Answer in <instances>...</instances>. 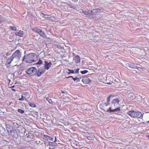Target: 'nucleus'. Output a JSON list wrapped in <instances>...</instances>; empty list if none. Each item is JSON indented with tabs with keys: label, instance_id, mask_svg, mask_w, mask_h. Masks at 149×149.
<instances>
[{
	"label": "nucleus",
	"instance_id": "obj_26",
	"mask_svg": "<svg viewBox=\"0 0 149 149\" xmlns=\"http://www.w3.org/2000/svg\"><path fill=\"white\" fill-rule=\"evenodd\" d=\"M17 111L18 112H19L22 114H23L24 112V111L21 109H19Z\"/></svg>",
	"mask_w": 149,
	"mask_h": 149
},
{
	"label": "nucleus",
	"instance_id": "obj_37",
	"mask_svg": "<svg viewBox=\"0 0 149 149\" xmlns=\"http://www.w3.org/2000/svg\"><path fill=\"white\" fill-rule=\"evenodd\" d=\"M52 149H60L58 147H54V148H52Z\"/></svg>",
	"mask_w": 149,
	"mask_h": 149
},
{
	"label": "nucleus",
	"instance_id": "obj_28",
	"mask_svg": "<svg viewBox=\"0 0 149 149\" xmlns=\"http://www.w3.org/2000/svg\"><path fill=\"white\" fill-rule=\"evenodd\" d=\"M10 27L12 30L13 31H16L17 30V28L15 26H10Z\"/></svg>",
	"mask_w": 149,
	"mask_h": 149
},
{
	"label": "nucleus",
	"instance_id": "obj_4",
	"mask_svg": "<svg viewBox=\"0 0 149 149\" xmlns=\"http://www.w3.org/2000/svg\"><path fill=\"white\" fill-rule=\"evenodd\" d=\"M31 30L40 35V36L42 37H44L46 36L45 32L42 29H39L37 27H33L31 29Z\"/></svg>",
	"mask_w": 149,
	"mask_h": 149
},
{
	"label": "nucleus",
	"instance_id": "obj_2",
	"mask_svg": "<svg viewBox=\"0 0 149 149\" xmlns=\"http://www.w3.org/2000/svg\"><path fill=\"white\" fill-rule=\"evenodd\" d=\"M38 59V56L35 53H30L25 55L22 59L23 62L31 63L36 61Z\"/></svg>",
	"mask_w": 149,
	"mask_h": 149
},
{
	"label": "nucleus",
	"instance_id": "obj_17",
	"mask_svg": "<svg viewBox=\"0 0 149 149\" xmlns=\"http://www.w3.org/2000/svg\"><path fill=\"white\" fill-rule=\"evenodd\" d=\"M15 34L17 36L22 37L24 35L23 32L22 31H20L19 32H16Z\"/></svg>",
	"mask_w": 149,
	"mask_h": 149
},
{
	"label": "nucleus",
	"instance_id": "obj_32",
	"mask_svg": "<svg viewBox=\"0 0 149 149\" xmlns=\"http://www.w3.org/2000/svg\"><path fill=\"white\" fill-rule=\"evenodd\" d=\"M42 61L40 60L37 63V64H42Z\"/></svg>",
	"mask_w": 149,
	"mask_h": 149
},
{
	"label": "nucleus",
	"instance_id": "obj_42",
	"mask_svg": "<svg viewBox=\"0 0 149 149\" xmlns=\"http://www.w3.org/2000/svg\"><path fill=\"white\" fill-rule=\"evenodd\" d=\"M72 1L74 2H77L78 0H72Z\"/></svg>",
	"mask_w": 149,
	"mask_h": 149
},
{
	"label": "nucleus",
	"instance_id": "obj_21",
	"mask_svg": "<svg viewBox=\"0 0 149 149\" xmlns=\"http://www.w3.org/2000/svg\"><path fill=\"white\" fill-rule=\"evenodd\" d=\"M91 10H88L87 11H84L83 12V13L87 15H91V13H90Z\"/></svg>",
	"mask_w": 149,
	"mask_h": 149
},
{
	"label": "nucleus",
	"instance_id": "obj_43",
	"mask_svg": "<svg viewBox=\"0 0 149 149\" xmlns=\"http://www.w3.org/2000/svg\"><path fill=\"white\" fill-rule=\"evenodd\" d=\"M12 90L14 91H16V90L15 89L13 88L12 89Z\"/></svg>",
	"mask_w": 149,
	"mask_h": 149
},
{
	"label": "nucleus",
	"instance_id": "obj_29",
	"mask_svg": "<svg viewBox=\"0 0 149 149\" xmlns=\"http://www.w3.org/2000/svg\"><path fill=\"white\" fill-rule=\"evenodd\" d=\"M88 72V70H85L83 71H81L80 72L82 74H84L87 73V72Z\"/></svg>",
	"mask_w": 149,
	"mask_h": 149
},
{
	"label": "nucleus",
	"instance_id": "obj_12",
	"mask_svg": "<svg viewBox=\"0 0 149 149\" xmlns=\"http://www.w3.org/2000/svg\"><path fill=\"white\" fill-rule=\"evenodd\" d=\"M45 72V70L44 69H39L38 70V71H37V75L38 77L40 76L42 74Z\"/></svg>",
	"mask_w": 149,
	"mask_h": 149
},
{
	"label": "nucleus",
	"instance_id": "obj_47",
	"mask_svg": "<svg viewBox=\"0 0 149 149\" xmlns=\"http://www.w3.org/2000/svg\"><path fill=\"white\" fill-rule=\"evenodd\" d=\"M17 84V83L16 82V83H15V84Z\"/></svg>",
	"mask_w": 149,
	"mask_h": 149
},
{
	"label": "nucleus",
	"instance_id": "obj_51",
	"mask_svg": "<svg viewBox=\"0 0 149 149\" xmlns=\"http://www.w3.org/2000/svg\"><path fill=\"white\" fill-rule=\"evenodd\" d=\"M148 136V137H149V135Z\"/></svg>",
	"mask_w": 149,
	"mask_h": 149
},
{
	"label": "nucleus",
	"instance_id": "obj_19",
	"mask_svg": "<svg viewBox=\"0 0 149 149\" xmlns=\"http://www.w3.org/2000/svg\"><path fill=\"white\" fill-rule=\"evenodd\" d=\"M127 67L132 68H136L137 67L134 64H131L130 63H127Z\"/></svg>",
	"mask_w": 149,
	"mask_h": 149
},
{
	"label": "nucleus",
	"instance_id": "obj_30",
	"mask_svg": "<svg viewBox=\"0 0 149 149\" xmlns=\"http://www.w3.org/2000/svg\"><path fill=\"white\" fill-rule=\"evenodd\" d=\"M69 72H68V74H70V73H74V71L73 70H68Z\"/></svg>",
	"mask_w": 149,
	"mask_h": 149
},
{
	"label": "nucleus",
	"instance_id": "obj_31",
	"mask_svg": "<svg viewBox=\"0 0 149 149\" xmlns=\"http://www.w3.org/2000/svg\"><path fill=\"white\" fill-rule=\"evenodd\" d=\"M92 136H88L87 137V139L89 140H91L93 138Z\"/></svg>",
	"mask_w": 149,
	"mask_h": 149
},
{
	"label": "nucleus",
	"instance_id": "obj_18",
	"mask_svg": "<svg viewBox=\"0 0 149 149\" xmlns=\"http://www.w3.org/2000/svg\"><path fill=\"white\" fill-rule=\"evenodd\" d=\"M41 15L42 17L47 19H50L51 18V16L50 15H45L42 13Z\"/></svg>",
	"mask_w": 149,
	"mask_h": 149
},
{
	"label": "nucleus",
	"instance_id": "obj_44",
	"mask_svg": "<svg viewBox=\"0 0 149 149\" xmlns=\"http://www.w3.org/2000/svg\"><path fill=\"white\" fill-rule=\"evenodd\" d=\"M9 55V54L8 52H7V53H6V55L7 56H8Z\"/></svg>",
	"mask_w": 149,
	"mask_h": 149
},
{
	"label": "nucleus",
	"instance_id": "obj_10",
	"mask_svg": "<svg viewBox=\"0 0 149 149\" xmlns=\"http://www.w3.org/2000/svg\"><path fill=\"white\" fill-rule=\"evenodd\" d=\"M100 11V9L99 8H96L91 10L90 13H91V15H96L99 13Z\"/></svg>",
	"mask_w": 149,
	"mask_h": 149
},
{
	"label": "nucleus",
	"instance_id": "obj_50",
	"mask_svg": "<svg viewBox=\"0 0 149 149\" xmlns=\"http://www.w3.org/2000/svg\"><path fill=\"white\" fill-rule=\"evenodd\" d=\"M27 134H27V133L26 134V136H27Z\"/></svg>",
	"mask_w": 149,
	"mask_h": 149
},
{
	"label": "nucleus",
	"instance_id": "obj_23",
	"mask_svg": "<svg viewBox=\"0 0 149 149\" xmlns=\"http://www.w3.org/2000/svg\"><path fill=\"white\" fill-rule=\"evenodd\" d=\"M113 95H110L109 96H108L107 97V102H109L110 101V98L111 97H113Z\"/></svg>",
	"mask_w": 149,
	"mask_h": 149
},
{
	"label": "nucleus",
	"instance_id": "obj_22",
	"mask_svg": "<svg viewBox=\"0 0 149 149\" xmlns=\"http://www.w3.org/2000/svg\"><path fill=\"white\" fill-rule=\"evenodd\" d=\"M22 74V72L20 70L16 71L14 73V74H16L17 75H21Z\"/></svg>",
	"mask_w": 149,
	"mask_h": 149
},
{
	"label": "nucleus",
	"instance_id": "obj_8",
	"mask_svg": "<svg viewBox=\"0 0 149 149\" xmlns=\"http://www.w3.org/2000/svg\"><path fill=\"white\" fill-rule=\"evenodd\" d=\"M44 137L47 139V140L52 141L54 142L56 141V138L55 136H53V137H52L47 135H45Z\"/></svg>",
	"mask_w": 149,
	"mask_h": 149
},
{
	"label": "nucleus",
	"instance_id": "obj_15",
	"mask_svg": "<svg viewBox=\"0 0 149 149\" xmlns=\"http://www.w3.org/2000/svg\"><path fill=\"white\" fill-rule=\"evenodd\" d=\"M74 60L76 63H79L80 61V58L79 56L77 55L74 58Z\"/></svg>",
	"mask_w": 149,
	"mask_h": 149
},
{
	"label": "nucleus",
	"instance_id": "obj_9",
	"mask_svg": "<svg viewBox=\"0 0 149 149\" xmlns=\"http://www.w3.org/2000/svg\"><path fill=\"white\" fill-rule=\"evenodd\" d=\"M13 59L11 56L9 58L6 60V62L5 64L6 65L7 68H9L11 66L10 63L12 61H13Z\"/></svg>",
	"mask_w": 149,
	"mask_h": 149
},
{
	"label": "nucleus",
	"instance_id": "obj_41",
	"mask_svg": "<svg viewBox=\"0 0 149 149\" xmlns=\"http://www.w3.org/2000/svg\"><path fill=\"white\" fill-rule=\"evenodd\" d=\"M47 148H49V149H52V148H51V147H49V146H47Z\"/></svg>",
	"mask_w": 149,
	"mask_h": 149
},
{
	"label": "nucleus",
	"instance_id": "obj_24",
	"mask_svg": "<svg viewBox=\"0 0 149 149\" xmlns=\"http://www.w3.org/2000/svg\"><path fill=\"white\" fill-rule=\"evenodd\" d=\"M46 100L50 104H52L53 103V102L52 100L49 99L48 97H46Z\"/></svg>",
	"mask_w": 149,
	"mask_h": 149
},
{
	"label": "nucleus",
	"instance_id": "obj_11",
	"mask_svg": "<svg viewBox=\"0 0 149 149\" xmlns=\"http://www.w3.org/2000/svg\"><path fill=\"white\" fill-rule=\"evenodd\" d=\"M45 64L44 68L45 69H47V70H48L49 69V68L51 67L52 63L51 62H49V63H48L47 62L45 61Z\"/></svg>",
	"mask_w": 149,
	"mask_h": 149
},
{
	"label": "nucleus",
	"instance_id": "obj_25",
	"mask_svg": "<svg viewBox=\"0 0 149 149\" xmlns=\"http://www.w3.org/2000/svg\"><path fill=\"white\" fill-rule=\"evenodd\" d=\"M5 20V19L4 18L2 17H0V23H1L2 22H4Z\"/></svg>",
	"mask_w": 149,
	"mask_h": 149
},
{
	"label": "nucleus",
	"instance_id": "obj_36",
	"mask_svg": "<svg viewBox=\"0 0 149 149\" xmlns=\"http://www.w3.org/2000/svg\"><path fill=\"white\" fill-rule=\"evenodd\" d=\"M17 134V132H16V133H13V134L14 135H12L13 137H16V134Z\"/></svg>",
	"mask_w": 149,
	"mask_h": 149
},
{
	"label": "nucleus",
	"instance_id": "obj_6",
	"mask_svg": "<svg viewBox=\"0 0 149 149\" xmlns=\"http://www.w3.org/2000/svg\"><path fill=\"white\" fill-rule=\"evenodd\" d=\"M6 127L8 134L11 135H14L13 133H16V131L13 130L12 126L7 124L6 125Z\"/></svg>",
	"mask_w": 149,
	"mask_h": 149
},
{
	"label": "nucleus",
	"instance_id": "obj_16",
	"mask_svg": "<svg viewBox=\"0 0 149 149\" xmlns=\"http://www.w3.org/2000/svg\"><path fill=\"white\" fill-rule=\"evenodd\" d=\"M127 114L132 118H134V117H135V111H128Z\"/></svg>",
	"mask_w": 149,
	"mask_h": 149
},
{
	"label": "nucleus",
	"instance_id": "obj_48",
	"mask_svg": "<svg viewBox=\"0 0 149 149\" xmlns=\"http://www.w3.org/2000/svg\"><path fill=\"white\" fill-rule=\"evenodd\" d=\"M73 54L74 55V53H73Z\"/></svg>",
	"mask_w": 149,
	"mask_h": 149
},
{
	"label": "nucleus",
	"instance_id": "obj_39",
	"mask_svg": "<svg viewBox=\"0 0 149 149\" xmlns=\"http://www.w3.org/2000/svg\"><path fill=\"white\" fill-rule=\"evenodd\" d=\"M72 78V79L73 77L72 76H69L68 77H66V78H67V79H68V78Z\"/></svg>",
	"mask_w": 149,
	"mask_h": 149
},
{
	"label": "nucleus",
	"instance_id": "obj_14",
	"mask_svg": "<svg viewBox=\"0 0 149 149\" xmlns=\"http://www.w3.org/2000/svg\"><path fill=\"white\" fill-rule=\"evenodd\" d=\"M134 118H140L143 117L141 113L140 112H135Z\"/></svg>",
	"mask_w": 149,
	"mask_h": 149
},
{
	"label": "nucleus",
	"instance_id": "obj_5",
	"mask_svg": "<svg viewBox=\"0 0 149 149\" xmlns=\"http://www.w3.org/2000/svg\"><path fill=\"white\" fill-rule=\"evenodd\" d=\"M11 56L13 60L14 59L19 60L21 57V54L19 50H17L13 53Z\"/></svg>",
	"mask_w": 149,
	"mask_h": 149
},
{
	"label": "nucleus",
	"instance_id": "obj_3",
	"mask_svg": "<svg viewBox=\"0 0 149 149\" xmlns=\"http://www.w3.org/2000/svg\"><path fill=\"white\" fill-rule=\"evenodd\" d=\"M37 70L35 67H31L26 71V73L30 76H34L37 73Z\"/></svg>",
	"mask_w": 149,
	"mask_h": 149
},
{
	"label": "nucleus",
	"instance_id": "obj_1",
	"mask_svg": "<svg viewBox=\"0 0 149 149\" xmlns=\"http://www.w3.org/2000/svg\"><path fill=\"white\" fill-rule=\"evenodd\" d=\"M119 100L118 98L113 99L110 105L111 106L109 109H107V111L109 113H111L118 112L120 111V107L118 105H119Z\"/></svg>",
	"mask_w": 149,
	"mask_h": 149
},
{
	"label": "nucleus",
	"instance_id": "obj_46",
	"mask_svg": "<svg viewBox=\"0 0 149 149\" xmlns=\"http://www.w3.org/2000/svg\"><path fill=\"white\" fill-rule=\"evenodd\" d=\"M107 84H111V83H110V82H109V83H107Z\"/></svg>",
	"mask_w": 149,
	"mask_h": 149
},
{
	"label": "nucleus",
	"instance_id": "obj_40",
	"mask_svg": "<svg viewBox=\"0 0 149 149\" xmlns=\"http://www.w3.org/2000/svg\"><path fill=\"white\" fill-rule=\"evenodd\" d=\"M53 144V143L52 142H49V145H52Z\"/></svg>",
	"mask_w": 149,
	"mask_h": 149
},
{
	"label": "nucleus",
	"instance_id": "obj_7",
	"mask_svg": "<svg viewBox=\"0 0 149 149\" xmlns=\"http://www.w3.org/2000/svg\"><path fill=\"white\" fill-rule=\"evenodd\" d=\"M82 81L85 84H88L91 82V80H90L87 77H85L83 78L82 79Z\"/></svg>",
	"mask_w": 149,
	"mask_h": 149
},
{
	"label": "nucleus",
	"instance_id": "obj_38",
	"mask_svg": "<svg viewBox=\"0 0 149 149\" xmlns=\"http://www.w3.org/2000/svg\"><path fill=\"white\" fill-rule=\"evenodd\" d=\"M30 51V50H27L26 51H25V52H24L25 54H26L27 52L28 53V52Z\"/></svg>",
	"mask_w": 149,
	"mask_h": 149
},
{
	"label": "nucleus",
	"instance_id": "obj_35",
	"mask_svg": "<svg viewBox=\"0 0 149 149\" xmlns=\"http://www.w3.org/2000/svg\"><path fill=\"white\" fill-rule=\"evenodd\" d=\"M79 68H78V69H77L76 70V71H75V72H75V73H79Z\"/></svg>",
	"mask_w": 149,
	"mask_h": 149
},
{
	"label": "nucleus",
	"instance_id": "obj_13",
	"mask_svg": "<svg viewBox=\"0 0 149 149\" xmlns=\"http://www.w3.org/2000/svg\"><path fill=\"white\" fill-rule=\"evenodd\" d=\"M134 94L132 92H130L127 95V97L130 100H133L135 98Z\"/></svg>",
	"mask_w": 149,
	"mask_h": 149
},
{
	"label": "nucleus",
	"instance_id": "obj_45",
	"mask_svg": "<svg viewBox=\"0 0 149 149\" xmlns=\"http://www.w3.org/2000/svg\"><path fill=\"white\" fill-rule=\"evenodd\" d=\"M15 87V85H13V86H11V87H10V88H13Z\"/></svg>",
	"mask_w": 149,
	"mask_h": 149
},
{
	"label": "nucleus",
	"instance_id": "obj_33",
	"mask_svg": "<svg viewBox=\"0 0 149 149\" xmlns=\"http://www.w3.org/2000/svg\"><path fill=\"white\" fill-rule=\"evenodd\" d=\"M110 103L109 102H107L106 103H105L104 104L107 107L109 106V105H110Z\"/></svg>",
	"mask_w": 149,
	"mask_h": 149
},
{
	"label": "nucleus",
	"instance_id": "obj_49",
	"mask_svg": "<svg viewBox=\"0 0 149 149\" xmlns=\"http://www.w3.org/2000/svg\"><path fill=\"white\" fill-rule=\"evenodd\" d=\"M62 91V92L63 93H64V92H63V91Z\"/></svg>",
	"mask_w": 149,
	"mask_h": 149
},
{
	"label": "nucleus",
	"instance_id": "obj_20",
	"mask_svg": "<svg viewBox=\"0 0 149 149\" xmlns=\"http://www.w3.org/2000/svg\"><path fill=\"white\" fill-rule=\"evenodd\" d=\"M28 104L30 106L32 107H36V105L33 102H28Z\"/></svg>",
	"mask_w": 149,
	"mask_h": 149
},
{
	"label": "nucleus",
	"instance_id": "obj_27",
	"mask_svg": "<svg viewBox=\"0 0 149 149\" xmlns=\"http://www.w3.org/2000/svg\"><path fill=\"white\" fill-rule=\"evenodd\" d=\"M72 79L74 80V81H75L76 80H77V82H79L80 80V78H77V77H76L75 78H73Z\"/></svg>",
	"mask_w": 149,
	"mask_h": 149
},
{
	"label": "nucleus",
	"instance_id": "obj_34",
	"mask_svg": "<svg viewBox=\"0 0 149 149\" xmlns=\"http://www.w3.org/2000/svg\"><path fill=\"white\" fill-rule=\"evenodd\" d=\"M21 97H22L21 98H20L19 99V100L20 101H23L24 100V96L23 95H22Z\"/></svg>",
	"mask_w": 149,
	"mask_h": 149
}]
</instances>
